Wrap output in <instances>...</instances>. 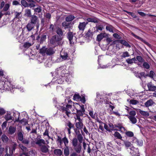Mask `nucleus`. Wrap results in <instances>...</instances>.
Returning a JSON list of instances; mask_svg holds the SVG:
<instances>
[{
	"label": "nucleus",
	"mask_w": 156,
	"mask_h": 156,
	"mask_svg": "<svg viewBox=\"0 0 156 156\" xmlns=\"http://www.w3.org/2000/svg\"><path fill=\"white\" fill-rule=\"evenodd\" d=\"M139 103V101L136 100L132 99L130 101V104L132 105H136Z\"/></svg>",
	"instance_id": "obj_56"
},
{
	"label": "nucleus",
	"mask_w": 156,
	"mask_h": 156,
	"mask_svg": "<svg viewBox=\"0 0 156 156\" xmlns=\"http://www.w3.org/2000/svg\"><path fill=\"white\" fill-rule=\"evenodd\" d=\"M41 152L44 153H46L48 152V148L45 145H43L41 147Z\"/></svg>",
	"instance_id": "obj_20"
},
{
	"label": "nucleus",
	"mask_w": 156,
	"mask_h": 156,
	"mask_svg": "<svg viewBox=\"0 0 156 156\" xmlns=\"http://www.w3.org/2000/svg\"><path fill=\"white\" fill-rule=\"evenodd\" d=\"M136 74H137L139 76V78L140 79H141V78L142 76H144L145 77V73L144 72H141L140 73H136Z\"/></svg>",
	"instance_id": "obj_64"
},
{
	"label": "nucleus",
	"mask_w": 156,
	"mask_h": 156,
	"mask_svg": "<svg viewBox=\"0 0 156 156\" xmlns=\"http://www.w3.org/2000/svg\"><path fill=\"white\" fill-rule=\"evenodd\" d=\"M146 76H148L151 78H153V77L155 76V74L153 71H151L150 72L149 74Z\"/></svg>",
	"instance_id": "obj_52"
},
{
	"label": "nucleus",
	"mask_w": 156,
	"mask_h": 156,
	"mask_svg": "<svg viewBox=\"0 0 156 156\" xmlns=\"http://www.w3.org/2000/svg\"><path fill=\"white\" fill-rule=\"evenodd\" d=\"M114 136L117 139L122 140V137L121 134L118 132H116L113 134Z\"/></svg>",
	"instance_id": "obj_35"
},
{
	"label": "nucleus",
	"mask_w": 156,
	"mask_h": 156,
	"mask_svg": "<svg viewBox=\"0 0 156 156\" xmlns=\"http://www.w3.org/2000/svg\"><path fill=\"white\" fill-rule=\"evenodd\" d=\"M55 52L54 49L52 48H47L46 51V55H51Z\"/></svg>",
	"instance_id": "obj_18"
},
{
	"label": "nucleus",
	"mask_w": 156,
	"mask_h": 156,
	"mask_svg": "<svg viewBox=\"0 0 156 156\" xmlns=\"http://www.w3.org/2000/svg\"><path fill=\"white\" fill-rule=\"evenodd\" d=\"M78 141L79 143L81 144L83 140V136L81 134H78L77 136Z\"/></svg>",
	"instance_id": "obj_29"
},
{
	"label": "nucleus",
	"mask_w": 156,
	"mask_h": 156,
	"mask_svg": "<svg viewBox=\"0 0 156 156\" xmlns=\"http://www.w3.org/2000/svg\"><path fill=\"white\" fill-rule=\"evenodd\" d=\"M9 8V5L8 4H6L5 5V7L3 8V10L5 11H6Z\"/></svg>",
	"instance_id": "obj_63"
},
{
	"label": "nucleus",
	"mask_w": 156,
	"mask_h": 156,
	"mask_svg": "<svg viewBox=\"0 0 156 156\" xmlns=\"http://www.w3.org/2000/svg\"><path fill=\"white\" fill-rule=\"evenodd\" d=\"M125 134L127 136L129 137H133L134 135L133 133L130 131H128L126 132Z\"/></svg>",
	"instance_id": "obj_45"
},
{
	"label": "nucleus",
	"mask_w": 156,
	"mask_h": 156,
	"mask_svg": "<svg viewBox=\"0 0 156 156\" xmlns=\"http://www.w3.org/2000/svg\"><path fill=\"white\" fill-rule=\"evenodd\" d=\"M125 12H126L129 15H131L133 18H136L137 17L136 15L133 13L129 12L126 11H125Z\"/></svg>",
	"instance_id": "obj_59"
},
{
	"label": "nucleus",
	"mask_w": 156,
	"mask_h": 156,
	"mask_svg": "<svg viewBox=\"0 0 156 156\" xmlns=\"http://www.w3.org/2000/svg\"><path fill=\"white\" fill-rule=\"evenodd\" d=\"M147 87L149 91H154L156 90V87L154 86L151 82L147 84Z\"/></svg>",
	"instance_id": "obj_7"
},
{
	"label": "nucleus",
	"mask_w": 156,
	"mask_h": 156,
	"mask_svg": "<svg viewBox=\"0 0 156 156\" xmlns=\"http://www.w3.org/2000/svg\"><path fill=\"white\" fill-rule=\"evenodd\" d=\"M17 146V145L16 143H14L12 144V150L10 149L9 150L10 154L11 155H12L13 152L15 151Z\"/></svg>",
	"instance_id": "obj_22"
},
{
	"label": "nucleus",
	"mask_w": 156,
	"mask_h": 156,
	"mask_svg": "<svg viewBox=\"0 0 156 156\" xmlns=\"http://www.w3.org/2000/svg\"><path fill=\"white\" fill-rule=\"evenodd\" d=\"M47 48L45 47H43L40 49V52L43 55H46V51Z\"/></svg>",
	"instance_id": "obj_27"
},
{
	"label": "nucleus",
	"mask_w": 156,
	"mask_h": 156,
	"mask_svg": "<svg viewBox=\"0 0 156 156\" xmlns=\"http://www.w3.org/2000/svg\"><path fill=\"white\" fill-rule=\"evenodd\" d=\"M22 141V143L24 144L28 145L30 143V140L29 139H23V140L21 141Z\"/></svg>",
	"instance_id": "obj_41"
},
{
	"label": "nucleus",
	"mask_w": 156,
	"mask_h": 156,
	"mask_svg": "<svg viewBox=\"0 0 156 156\" xmlns=\"http://www.w3.org/2000/svg\"><path fill=\"white\" fill-rule=\"evenodd\" d=\"M16 139L17 140L20 141L23 140V132L21 129L18 131Z\"/></svg>",
	"instance_id": "obj_6"
},
{
	"label": "nucleus",
	"mask_w": 156,
	"mask_h": 156,
	"mask_svg": "<svg viewBox=\"0 0 156 156\" xmlns=\"http://www.w3.org/2000/svg\"><path fill=\"white\" fill-rule=\"evenodd\" d=\"M87 20L88 22H93L94 23H98V19L95 17L91 18H88L87 19Z\"/></svg>",
	"instance_id": "obj_15"
},
{
	"label": "nucleus",
	"mask_w": 156,
	"mask_h": 156,
	"mask_svg": "<svg viewBox=\"0 0 156 156\" xmlns=\"http://www.w3.org/2000/svg\"><path fill=\"white\" fill-rule=\"evenodd\" d=\"M136 59L135 57L131 59L128 58L126 60V62L128 64H132L133 63H136Z\"/></svg>",
	"instance_id": "obj_19"
},
{
	"label": "nucleus",
	"mask_w": 156,
	"mask_h": 156,
	"mask_svg": "<svg viewBox=\"0 0 156 156\" xmlns=\"http://www.w3.org/2000/svg\"><path fill=\"white\" fill-rule=\"evenodd\" d=\"M88 22H80L78 27L79 30L83 32Z\"/></svg>",
	"instance_id": "obj_5"
},
{
	"label": "nucleus",
	"mask_w": 156,
	"mask_h": 156,
	"mask_svg": "<svg viewBox=\"0 0 156 156\" xmlns=\"http://www.w3.org/2000/svg\"><path fill=\"white\" fill-rule=\"evenodd\" d=\"M136 59L138 61L140 62H143L144 61V59L141 56H136Z\"/></svg>",
	"instance_id": "obj_54"
},
{
	"label": "nucleus",
	"mask_w": 156,
	"mask_h": 156,
	"mask_svg": "<svg viewBox=\"0 0 156 156\" xmlns=\"http://www.w3.org/2000/svg\"><path fill=\"white\" fill-rule=\"evenodd\" d=\"M64 154L65 156H68L70 154L68 146L65 147L64 151Z\"/></svg>",
	"instance_id": "obj_25"
},
{
	"label": "nucleus",
	"mask_w": 156,
	"mask_h": 156,
	"mask_svg": "<svg viewBox=\"0 0 156 156\" xmlns=\"http://www.w3.org/2000/svg\"><path fill=\"white\" fill-rule=\"evenodd\" d=\"M106 29L107 30L109 31V32L113 33V27L109 25L107 26L106 27Z\"/></svg>",
	"instance_id": "obj_51"
},
{
	"label": "nucleus",
	"mask_w": 156,
	"mask_h": 156,
	"mask_svg": "<svg viewBox=\"0 0 156 156\" xmlns=\"http://www.w3.org/2000/svg\"><path fill=\"white\" fill-rule=\"evenodd\" d=\"M109 126L110 128V129H109L110 130V131L112 130H117V129L115 128V126H114L113 124H109Z\"/></svg>",
	"instance_id": "obj_58"
},
{
	"label": "nucleus",
	"mask_w": 156,
	"mask_h": 156,
	"mask_svg": "<svg viewBox=\"0 0 156 156\" xmlns=\"http://www.w3.org/2000/svg\"><path fill=\"white\" fill-rule=\"evenodd\" d=\"M57 138L56 139L57 141L60 144V145L62 144V138L59 135H57Z\"/></svg>",
	"instance_id": "obj_46"
},
{
	"label": "nucleus",
	"mask_w": 156,
	"mask_h": 156,
	"mask_svg": "<svg viewBox=\"0 0 156 156\" xmlns=\"http://www.w3.org/2000/svg\"><path fill=\"white\" fill-rule=\"evenodd\" d=\"M1 139L2 141L4 142H6L8 140V137L5 135H3L2 136Z\"/></svg>",
	"instance_id": "obj_50"
},
{
	"label": "nucleus",
	"mask_w": 156,
	"mask_h": 156,
	"mask_svg": "<svg viewBox=\"0 0 156 156\" xmlns=\"http://www.w3.org/2000/svg\"><path fill=\"white\" fill-rule=\"evenodd\" d=\"M62 143L63 142L65 147L68 146L67 145L68 144L69 141L67 138L65 136L62 138Z\"/></svg>",
	"instance_id": "obj_32"
},
{
	"label": "nucleus",
	"mask_w": 156,
	"mask_h": 156,
	"mask_svg": "<svg viewBox=\"0 0 156 156\" xmlns=\"http://www.w3.org/2000/svg\"><path fill=\"white\" fill-rule=\"evenodd\" d=\"M67 35V37L69 39V41L70 43L71 44L73 43V33L70 32V31H69V32L68 33Z\"/></svg>",
	"instance_id": "obj_14"
},
{
	"label": "nucleus",
	"mask_w": 156,
	"mask_h": 156,
	"mask_svg": "<svg viewBox=\"0 0 156 156\" xmlns=\"http://www.w3.org/2000/svg\"><path fill=\"white\" fill-rule=\"evenodd\" d=\"M18 121L23 125H26L27 124V121L25 119H23L22 120Z\"/></svg>",
	"instance_id": "obj_44"
},
{
	"label": "nucleus",
	"mask_w": 156,
	"mask_h": 156,
	"mask_svg": "<svg viewBox=\"0 0 156 156\" xmlns=\"http://www.w3.org/2000/svg\"><path fill=\"white\" fill-rule=\"evenodd\" d=\"M89 114L90 115L93 119H95L97 116L96 113H95L94 114L93 112L91 110L90 111Z\"/></svg>",
	"instance_id": "obj_39"
},
{
	"label": "nucleus",
	"mask_w": 156,
	"mask_h": 156,
	"mask_svg": "<svg viewBox=\"0 0 156 156\" xmlns=\"http://www.w3.org/2000/svg\"><path fill=\"white\" fill-rule=\"evenodd\" d=\"M138 14H139V15H140V16H146V15H147L149 16H156H156H155V15H151V14H146L145 13H144L143 12H138Z\"/></svg>",
	"instance_id": "obj_42"
},
{
	"label": "nucleus",
	"mask_w": 156,
	"mask_h": 156,
	"mask_svg": "<svg viewBox=\"0 0 156 156\" xmlns=\"http://www.w3.org/2000/svg\"><path fill=\"white\" fill-rule=\"evenodd\" d=\"M67 126L69 127V128H67V130L68 131V133L69 134H70L71 133V131L70 129L72 128H74V125L73 124H72L70 122H69L67 124Z\"/></svg>",
	"instance_id": "obj_26"
},
{
	"label": "nucleus",
	"mask_w": 156,
	"mask_h": 156,
	"mask_svg": "<svg viewBox=\"0 0 156 156\" xmlns=\"http://www.w3.org/2000/svg\"><path fill=\"white\" fill-rule=\"evenodd\" d=\"M155 102L152 99H149L147 100L145 103L144 105L146 107H148L155 104Z\"/></svg>",
	"instance_id": "obj_12"
},
{
	"label": "nucleus",
	"mask_w": 156,
	"mask_h": 156,
	"mask_svg": "<svg viewBox=\"0 0 156 156\" xmlns=\"http://www.w3.org/2000/svg\"><path fill=\"white\" fill-rule=\"evenodd\" d=\"M45 141L43 139H40L38 140L35 142L36 144L38 145L39 146L41 147L42 146V144H45Z\"/></svg>",
	"instance_id": "obj_23"
},
{
	"label": "nucleus",
	"mask_w": 156,
	"mask_h": 156,
	"mask_svg": "<svg viewBox=\"0 0 156 156\" xmlns=\"http://www.w3.org/2000/svg\"><path fill=\"white\" fill-rule=\"evenodd\" d=\"M143 66L144 68L148 69L150 68V66L148 63L147 62H144L143 64Z\"/></svg>",
	"instance_id": "obj_57"
},
{
	"label": "nucleus",
	"mask_w": 156,
	"mask_h": 156,
	"mask_svg": "<svg viewBox=\"0 0 156 156\" xmlns=\"http://www.w3.org/2000/svg\"><path fill=\"white\" fill-rule=\"evenodd\" d=\"M13 117L10 114H7L5 115V119L6 121H8L10 120H13Z\"/></svg>",
	"instance_id": "obj_40"
},
{
	"label": "nucleus",
	"mask_w": 156,
	"mask_h": 156,
	"mask_svg": "<svg viewBox=\"0 0 156 156\" xmlns=\"http://www.w3.org/2000/svg\"><path fill=\"white\" fill-rule=\"evenodd\" d=\"M139 112L140 114L145 116H148L149 115V113L147 112L142 111L141 110H140Z\"/></svg>",
	"instance_id": "obj_37"
},
{
	"label": "nucleus",
	"mask_w": 156,
	"mask_h": 156,
	"mask_svg": "<svg viewBox=\"0 0 156 156\" xmlns=\"http://www.w3.org/2000/svg\"><path fill=\"white\" fill-rule=\"evenodd\" d=\"M13 116L16 118V121H19V117L20 116V113H14Z\"/></svg>",
	"instance_id": "obj_47"
},
{
	"label": "nucleus",
	"mask_w": 156,
	"mask_h": 156,
	"mask_svg": "<svg viewBox=\"0 0 156 156\" xmlns=\"http://www.w3.org/2000/svg\"><path fill=\"white\" fill-rule=\"evenodd\" d=\"M34 11L35 12L38 13L41 12V7L40 6H39L37 8L34 9Z\"/></svg>",
	"instance_id": "obj_60"
},
{
	"label": "nucleus",
	"mask_w": 156,
	"mask_h": 156,
	"mask_svg": "<svg viewBox=\"0 0 156 156\" xmlns=\"http://www.w3.org/2000/svg\"><path fill=\"white\" fill-rule=\"evenodd\" d=\"M56 33L58 34L59 35V36H62L63 34V33L62 30L59 28H58L56 30Z\"/></svg>",
	"instance_id": "obj_43"
},
{
	"label": "nucleus",
	"mask_w": 156,
	"mask_h": 156,
	"mask_svg": "<svg viewBox=\"0 0 156 156\" xmlns=\"http://www.w3.org/2000/svg\"><path fill=\"white\" fill-rule=\"evenodd\" d=\"M124 144L126 147H130L132 146V144H131V143L130 142L127 141H125L124 142Z\"/></svg>",
	"instance_id": "obj_62"
},
{
	"label": "nucleus",
	"mask_w": 156,
	"mask_h": 156,
	"mask_svg": "<svg viewBox=\"0 0 156 156\" xmlns=\"http://www.w3.org/2000/svg\"><path fill=\"white\" fill-rule=\"evenodd\" d=\"M93 35L92 32L91 31L90 29H89L87 32L85 34V36L86 38H88L92 37Z\"/></svg>",
	"instance_id": "obj_33"
},
{
	"label": "nucleus",
	"mask_w": 156,
	"mask_h": 156,
	"mask_svg": "<svg viewBox=\"0 0 156 156\" xmlns=\"http://www.w3.org/2000/svg\"><path fill=\"white\" fill-rule=\"evenodd\" d=\"M25 15L27 17H31V10L29 9H27L25 10Z\"/></svg>",
	"instance_id": "obj_30"
},
{
	"label": "nucleus",
	"mask_w": 156,
	"mask_h": 156,
	"mask_svg": "<svg viewBox=\"0 0 156 156\" xmlns=\"http://www.w3.org/2000/svg\"><path fill=\"white\" fill-rule=\"evenodd\" d=\"M30 20V22L34 24H36L39 22L38 17L34 15L31 17Z\"/></svg>",
	"instance_id": "obj_9"
},
{
	"label": "nucleus",
	"mask_w": 156,
	"mask_h": 156,
	"mask_svg": "<svg viewBox=\"0 0 156 156\" xmlns=\"http://www.w3.org/2000/svg\"><path fill=\"white\" fill-rule=\"evenodd\" d=\"M107 36L106 34L105 33H101L98 34L97 37V41H100L104 38Z\"/></svg>",
	"instance_id": "obj_11"
},
{
	"label": "nucleus",
	"mask_w": 156,
	"mask_h": 156,
	"mask_svg": "<svg viewBox=\"0 0 156 156\" xmlns=\"http://www.w3.org/2000/svg\"><path fill=\"white\" fill-rule=\"evenodd\" d=\"M30 3L28 4L26 1L21 0V4L24 7H30V8L34 7L35 6L36 2L33 0H26Z\"/></svg>",
	"instance_id": "obj_2"
},
{
	"label": "nucleus",
	"mask_w": 156,
	"mask_h": 156,
	"mask_svg": "<svg viewBox=\"0 0 156 156\" xmlns=\"http://www.w3.org/2000/svg\"><path fill=\"white\" fill-rule=\"evenodd\" d=\"M54 154L57 156H61L62 154V152L60 149H55L54 151Z\"/></svg>",
	"instance_id": "obj_21"
},
{
	"label": "nucleus",
	"mask_w": 156,
	"mask_h": 156,
	"mask_svg": "<svg viewBox=\"0 0 156 156\" xmlns=\"http://www.w3.org/2000/svg\"><path fill=\"white\" fill-rule=\"evenodd\" d=\"M34 24L29 22L26 26V28L28 31L31 30L34 27Z\"/></svg>",
	"instance_id": "obj_17"
},
{
	"label": "nucleus",
	"mask_w": 156,
	"mask_h": 156,
	"mask_svg": "<svg viewBox=\"0 0 156 156\" xmlns=\"http://www.w3.org/2000/svg\"><path fill=\"white\" fill-rule=\"evenodd\" d=\"M129 56V55L128 52L127 51H126L123 52L122 55V58H125L126 57H128Z\"/></svg>",
	"instance_id": "obj_55"
},
{
	"label": "nucleus",
	"mask_w": 156,
	"mask_h": 156,
	"mask_svg": "<svg viewBox=\"0 0 156 156\" xmlns=\"http://www.w3.org/2000/svg\"><path fill=\"white\" fill-rule=\"evenodd\" d=\"M32 45L31 43L28 42H26L24 43L23 46L24 48H28Z\"/></svg>",
	"instance_id": "obj_49"
},
{
	"label": "nucleus",
	"mask_w": 156,
	"mask_h": 156,
	"mask_svg": "<svg viewBox=\"0 0 156 156\" xmlns=\"http://www.w3.org/2000/svg\"><path fill=\"white\" fill-rule=\"evenodd\" d=\"M72 144L76 152L78 153H80L81 150V144L78 142L77 138L75 137L73 138L72 141Z\"/></svg>",
	"instance_id": "obj_1"
},
{
	"label": "nucleus",
	"mask_w": 156,
	"mask_h": 156,
	"mask_svg": "<svg viewBox=\"0 0 156 156\" xmlns=\"http://www.w3.org/2000/svg\"><path fill=\"white\" fill-rule=\"evenodd\" d=\"M16 131V127L10 126L9 128L8 133L9 134L12 135Z\"/></svg>",
	"instance_id": "obj_16"
},
{
	"label": "nucleus",
	"mask_w": 156,
	"mask_h": 156,
	"mask_svg": "<svg viewBox=\"0 0 156 156\" xmlns=\"http://www.w3.org/2000/svg\"><path fill=\"white\" fill-rule=\"evenodd\" d=\"M75 18V16H74L70 15L66 18V20L67 22H70L73 20Z\"/></svg>",
	"instance_id": "obj_28"
},
{
	"label": "nucleus",
	"mask_w": 156,
	"mask_h": 156,
	"mask_svg": "<svg viewBox=\"0 0 156 156\" xmlns=\"http://www.w3.org/2000/svg\"><path fill=\"white\" fill-rule=\"evenodd\" d=\"M120 42L123 44V45L125 46H126L130 48V45L128 43L124 40H119Z\"/></svg>",
	"instance_id": "obj_31"
},
{
	"label": "nucleus",
	"mask_w": 156,
	"mask_h": 156,
	"mask_svg": "<svg viewBox=\"0 0 156 156\" xmlns=\"http://www.w3.org/2000/svg\"><path fill=\"white\" fill-rule=\"evenodd\" d=\"M67 22L66 21L64 22H63L62 23V26L64 27V29L66 30V29H68L69 31H70L71 27H70V23L68 22Z\"/></svg>",
	"instance_id": "obj_10"
},
{
	"label": "nucleus",
	"mask_w": 156,
	"mask_h": 156,
	"mask_svg": "<svg viewBox=\"0 0 156 156\" xmlns=\"http://www.w3.org/2000/svg\"><path fill=\"white\" fill-rule=\"evenodd\" d=\"M21 12H15L14 15H15V18H17L19 19L21 16Z\"/></svg>",
	"instance_id": "obj_48"
},
{
	"label": "nucleus",
	"mask_w": 156,
	"mask_h": 156,
	"mask_svg": "<svg viewBox=\"0 0 156 156\" xmlns=\"http://www.w3.org/2000/svg\"><path fill=\"white\" fill-rule=\"evenodd\" d=\"M50 43L51 44L55 45H58L57 41V37L56 36H53L50 41Z\"/></svg>",
	"instance_id": "obj_13"
},
{
	"label": "nucleus",
	"mask_w": 156,
	"mask_h": 156,
	"mask_svg": "<svg viewBox=\"0 0 156 156\" xmlns=\"http://www.w3.org/2000/svg\"><path fill=\"white\" fill-rule=\"evenodd\" d=\"M60 55V57L62 60H66L67 59L68 57V54L66 52L63 50H62L61 51Z\"/></svg>",
	"instance_id": "obj_8"
},
{
	"label": "nucleus",
	"mask_w": 156,
	"mask_h": 156,
	"mask_svg": "<svg viewBox=\"0 0 156 156\" xmlns=\"http://www.w3.org/2000/svg\"><path fill=\"white\" fill-rule=\"evenodd\" d=\"M67 108L66 107V108L62 107V109L68 117H69V115L70 114V112L67 110Z\"/></svg>",
	"instance_id": "obj_36"
},
{
	"label": "nucleus",
	"mask_w": 156,
	"mask_h": 156,
	"mask_svg": "<svg viewBox=\"0 0 156 156\" xmlns=\"http://www.w3.org/2000/svg\"><path fill=\"white\" fill-rule=\"evenodd\" d=\"M68 101L69 102L68 103L69 104L67 105H66V107L67 108V110H68L69 111H70L69 109H71V108L72 107V105L73 103L70 100H69V101L68 100Z\"/></svg>",
	"instance_id": "obj_38"
},
{
	"label": "nucleus",
	"mask_w": 156,
	"mask_h": 156,
	"mask_svg": "<svg viewBox=\"0 0 156 156\" xmlns=\"http://www.w3.org/2000/svg\"><path fill=\"white\" fill-rule=\"evenodd\" d=\"M19 146L23 151L26 152L28 151L27 148L24 146L22 144H19Z\"/></svg>",
	"instance_id": "obj_34"
},
{
	"label": "nucleus",
	"mask_w": 156,
	"mask_h": 156,
	"mask_svg": "<svg viewBox=\"0 0 156 156\" xmlns=\"http://www.w3.org/2000/svg\"><path fill=\"white\" fill-rule=\"evenodd\" d=\"M128 118L132 124H135L136 122L137 119L135 116H128Z\"/></svg>",
	"instance_id": "obj_24"
},
{
	"label": "nucleus",
	"mask_w": 156,
	"mask_h": 156,
	"mask_svg": "<svg viewBox=\"0 0 156 156\" xmlns=\"http://www.w3.org/2000/svg\"><path fill=\"white\" fill-rule=\"evenodd\" d=\"M136 114V112L135 111L132 110L129 112V114L130 115L129 116H135Z\"/></svg>",
	"instance_id": "obj_61"
},
{
	"label": "nucleus",
	"mask_w": 156,
	"mask_h": 156,
	"mask_svg": "<svg viewBox=\"0 0 156 156\" xmlns=\"http://www.w3.org/2000/svg\"><path fill=\"white\" fill-rule=\"evenodd\" d=\"M75 119V126L76 127L79 129H80L83 128V119L81 118L76 117Z\"/></svg>",
	"instance_id": "obj_3"
},
{
	"label": "nucleus",
	"mask_w": 156,
	"mask_h": 156,
	"mask_svg": "<svg viewBox=\"0 0 156 156\" xmlns=\"http://www.w3.org/2000/svg\"><path fill=\"white\" fill-rule=\"evenodd\" d=\"M81 108V109L80 110H77V114L74 117V119H76V117L80 118V116H83L85 111L84 106L83 105H80Z\"/></svg>",
	"instance_id": "obj_4"
},
{
	"label": "nucleus",
	"mask_w": 156,
	"mask_h": 156,
	"mask_svg": "<svg viewBox=\"0 0 156 156\" xmlns=\"http://www.w3.org/2000/svg\"><path fill=\"white\" fill-rule=\"evenodd\" d=\"M46 35L45 34H43L40 40L41 43H43L44 41H45L46 39Z\"/></svg>",
	"instance_id": "obj_53"
}]
</instances>
